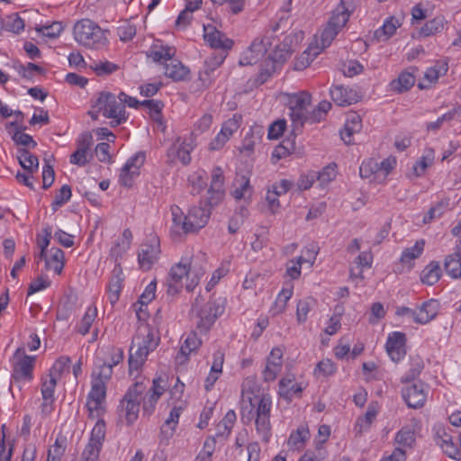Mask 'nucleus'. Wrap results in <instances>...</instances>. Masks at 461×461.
<instances>
[{"instance_id":"obj_1","label":"nucleus","mask_w":461,"mask_h":461,"mask_svg":"<svg viewBox=\"0 0 461 461\" xmlns=\"http://www.w3.org/2000/svg\"><path fill=\"white\" fill-rule=\"evenodd\" d=\"M224 176L221 167L212 170V181L208 189L207 203L204 206H194L187 214V222L184 223L185 233L194 232L203 228L211 215V208L217 205L224 196Z\"/></svg>"},{"instance_id":"obj_2","label":"nucleus","mask_w":461,"mask_h":461,"mask_svg":"<svg viewBox=\"0 0 461 461\" xmlns=\"http://www.w3.org/2000/svg\"><path fill=\"white\" fill-rule=\"evenodd\" d=\"M160 341L158 331L149 323L142 322L138 328L130 348L129 372L138 371L149 354L154 351Z\"/></svg>"},{"instance_id":"obj_3","label":"nucleus","mask_w":461,"mask_h":461,"mask_svg":"<svg viewBox=\"0 0 461 461\" xmlns=\"http://www.w3.org/2000/svg\"><path fill=\"white\" fill-rule=\"evenodd\" d=\"M73 34L75 41L86 48L99 50L108 42L106 32L89 19L77 22L73 28Z\"/></svg>"},{"instance_id":"obj_4","label":"nucleus","mask_w":461,"mask_h":461,"mask_svg":"<svg viewBox=\"0 0 461 461\" xmlns=\"http://www.w3.org/2000/svg\"><path fill=\"white\" fill-rule=\"evenodd\" d=\"M93 108L99 109L105 118L112 119L111 127L124 123L128 119L124 105L119 101L118 95L110 92H101L93 102Z\"/></svg>"},{"instance_id":"obj_5","label":"nucleus","mask_w":461,"mask_h":461,"mask_svg":"<svg viewBox=\"0 0 461 461\" xmlns=\"http://www.w3.org/2000/svg\"><path fill=\"white\" fill-rule=\"evenodd\" d=\"M14 357L16 359V361L14 364L13 373L11 376V391L13 390V387L15 385L18 387L19 390H21V382H30L32 380V371L35 363V357L25 355L24 349L22 348H17Z\"/></svg>"},{"instance_id":"obj_6","label":"nucleus","mask_w":461,"mask_h":461,"mask_svg":"<svg viewBox=\"0 0 461 461\" xmlns=\"http://www.w3.org/2000/svg\"><path fill=\"white\" fill-rule=\"evenodd\" d=\"M146 388V384L142 382H136L129 387L122 399L119 407L125 411L127 425H131L138 419L140 404Z\"/></svg>"},{"instance_id":"obj_7","label":"nucleus","mask_w":461,"mask_h":461,"mask_svg":"<svg viewBox=\"0 0 461 461\" xmlns=\"http://www.w3.org/2000/svg\"><path fill=\"white\" fill-rule=\"evenodd\" d=\"M202 298L197 297L193 304V310L197 309L196 328L201 333L207 332L215 322L218 316L223 312V305L215 301H209L200 307Z\"/></svg>"},{"instance_id":"obj_8","label":"nucleus","mask_w":461,"mask_h":461,"mask_svg":"<svg viewBox=\"0 0 461 461\" xmlns=\"http://www.w3.org/2000/svg\"><path fill=\"white\" fill-rule=\"evenodd\" d=\"M312 95L306 91L294 94L289 98L290 118L293 124V131H301L303 126V118L311 104Z\"/></svg>"},{"instance_id":"obj_9","label":"nucleus","mask_w":461,"mask_h":461,"mask_svg":"<svg viewBox=\"0 0 461 461\" xmlns=\"http://www.w3.org/2000/svg\"><path fill=\"white\" fill-rule=\"evenodd\" d=\"M106 426L103 420L94 426L89 441L86 446L80 461H99V454L105 438Z\"/></svg>"},{"instance_id":"obj_10","label":"nucleus","mask_w":461,"mask_h":461,"mask_svg":"<svg viewBox=\"0 0 461 461\" xmlns=\"http://www.w3.org/2000/svg\"><path fill=\"white\" fill-rule=\"evenodd\" d=\"M160 254V242L157 236H151L149 241L141 244L139 253L138 261L140 267L144 270H149L158 261Z\"/></svg>"},{"instance_id":"obj_11","label":"nucleus","mask_w":461,"mask_h":461,"mask_svg":"<svg viewBox=\"0 0 461 461\" xmlns=\"http://www.w3.org/2000/svg\"><path fill=\"white\" fill-rule=\"evenodd\" d=\"M191 277L192 276L188 270V266H186L185 259L182 258L179 263L173 266L170 269L168 278L167 281V293L172 295L177 294L183 287V278H185V284H187L191 282Z\"/></svg>"},{"instance_id":"obj_12","label":"nucleus","mask_w":461,"mask_h":461,"mask_svg":"<svg viewBox=\"0 0 461 461\" xmlns=\"http://www.w3.org/2000/svg\"><path fill=\"white\" fill-rule=\"evenodd\" d=\"M184 259L186 266H188V270L192 276L191 282L185 284L186 290L190 292L194 290L198 285L200 278L204 275L207 258L205 253L198 251L196 254L193 255L190 259Z\"/></svg>"},{"instance_id":"obj_13","label":"nucleus","mask_w":461,"mask_h":461,"mask_svg":"<svg viewBox=\"0 0 461 461\" xmlns=\"http://www.w3.org/2000/svg\"><path fill=\"white\" fill-rule=\"evenodd\" d=\"M406 336L402 332L394 331L389 334L385 344L386 352L391 359L397 363L406 355Z\"/></svg>"},{"instance_id":"obj_14","label":"nucleus","mask_w":461,"mask_h":461,"mask_svg":"<svg viewBox=\"0 0 461 461\" xmlns=\"http://www.w3.org/2000/svg\"><path fill=\"white\" fill-rule=\"evenodd\" d=\"M424 387L425 384L418 381L402 389V398L410 408L417 409L424 405L427 398Z\"/></svg>"},{"instance_id":"obj_15","label":"nucleus","mask_w":461,"mask_h":461,"mask_svg":"<svg viewBox=\"0 0 461 461\" xmlns=\"http://www.w3.org/2000/svg\"><path fill=\"white\" fill-rule=\"evenodd\" d=\"M356 0H340V3L333 11L328 23L340 31L348 21L354 12Z\"/></svg>"},{"instance_id":"obj_16","label":"nucleus","mask_w":461,"mask_h":461,"mask_svg":"<svg viewBox=\"0 0 461 461\" xmlns=\"http://www.w3.org/2000/svg\"><path fill=\"white\" fill-rule=\"evenodd\" d=\"M281 53L276 52L275 58L267 57L262 65L260 72L256 79L258 85L264 84L271 75L276 71L278 66H280L288 56H290L289 50H280Z\"/></svg>"},{"instance_id":"obj_17","label":"nucleus","mask_w":461,"mask_h":461,"mask_svg":"<svg viewBox=\"0 0 461 461\" xmlns=\"http://www.w3.org/2000/svg\"><path fill=\"white\" fill-rule=\"evenodd\" d=\"M204 41L213 49L230 50L233 45L232 40L227 38L222 32L214 26L208 25L203 27Z\"/></svg>"},{"instance_id":"obj_18","label":"nucleus","mask_w":461,"mask_h":461,"mask_svg":"<svg viewBox=\"0 0 461 461\" xmlns=\"http://www.w3.org/2000/svg\"><path fill=\"white\" fill-rule=\"evenodd\" d=\"M333 102L339 106H348L360 99L357 92L343 86H334L330 90Z\"/></svg>"},{"instance_id":"obj_19","label":"nucleus","mask_w":461,"mask_h":461,"mask_svg":"<svg viewBox=\"0 0 461 461\" xmlns=\"http://www.w3.org/2000/svg\"><path fill=\"white\" fill-rule=\"evenodd\" d=\"M435 440L442 450L451 458L461 460V432L459 436L460 447H457L452 440V436L445 431L438 429L436 433Z\"/></svg>"},{"instance_id":"obj_20","label":"nucleus","mask_w":461,"mask_h":461,"mask_svg":"<svg viewBox=\"0 0 461 461\" xmlns=\"http://www.w3.org/2000/svg\"><path fill=\"white\" fill-rule=\"evenodd\" d=\"M106 395V387L100 379H94L91 391L87 396L86 407L90 412L98 411L104 401Z\"/></svg>"},{"instance_id":"obj_21","label":"nucleus","mask_w":461,"mask_h":461,"mask_svg":"<svg viewBox=\"0 0 461 461\" xmlns=\"http://www.w3.org/2000/svg\"><path fill=\"white\" fill-rule=\"evenodd\" d=\"M57 377L49 375V378H42L41 392L43 399L41 409L43 412L51 411V405L55 401L54 393L57 385Z\"/></svg>"},{"instance_id":"obj_22","label":"nucleus","mask_w":461,"mask_h":461,"mask_svg":"<svg viewBox=\"0 0 461 461\" xmlns=\"http://www.w3.org/2000/svg\"><path fill=\"white\" fill-rule=\"evenodd\" d=\"M438 309L439 303L437 300L430 299L424 302L417 311L415 322L420 324L429 322L438 315Z\"/></svg>"},{"instance_id":"obj_23","label":"nucleus","mask_w":461,"mask_h":461,"mask_svg":"<svg viewBox=\"0 0 461 461\" xmlns=\"http://www.w3.org/2000/svg\"><path fill=\"white\" fill-rule=\"evenodd\" d=\"M164 69L165 76L174 81L185 80L189 74L188 68L174 58H171V59L164 65Z\"/></svg>"},{"instance_id":"obj_24","label":"nucleus","mask_w":461,"mask_h":461,"mask_svg":"<svg viewBox=\"0 0 461 461\" xmlns=\"http://www.w3.org/2000/svg\"><path fill=\"white\" fill-rule=\"evenodd\" d=\"M294 375H288L279 381L278 393L281 397L291 401L294 395L303 391L302 385L294 383Z\"/></svg>"},{"instance_id":"obj_25","label":"nucleus","mask_w":461,"mask_h":461,"mask_svg":"<svg viewBox=\"0 0 461 461\" xmlns=\"http://www.w3.org/2000/svg\"><path fill=\"white\" fill-rule=\"evenodd\" d=\"M202 341L199 339L195 333H191L187 336L184 343L179 348L176 356V361L179 365H184L188 359V355L197 349Z\"/></svg>"},{"instance_id":"obj_26","label":"nucleus","mask_w":461,"mask_h":461,"mask_svg":"<svg viewBox=\"0 0 461 461\" xmlns=\"http://www.w3.org/2000/svg\"><path fill=\"white\" fill-rule=\"evenodd\" d=\"M267 52L266 44L263 40H255L249 46L246 55L240 60L241 66L253 65L258 62L260 57Z\"/></svg>"},{"instance_id":"obj_27","label":"nucleus","mask_w":461,"mask_h":461,"mask_svg":"<svg viewBox=\"0 0 461 461\" xmlns=\"http://www.w3.org/2000/svg\"><path fill=\"white\" fill-rule=\"evenodd\" d=\"M182 412L181 407H173L169 412V416L165 420V423L160 429V436L166 439H169L173 437L180 414Z\"/></svg>"},{"instance_id":"obj_28","label":"nucleus","mask_w":461,"mask_h":461,"mask_svg":"<svg viewBox=\"0 0 461 461\" xmlns=\"http://www.w3.org/2000/svg\"><path fill=\"white\" fill-rule=\"evenodd\" d=\"M233 187L232 194L237 200L251 195L252 187L249 184V178L246 176L237 175L233 181Z\"/></svg>"},{"instance_id":"obj_29","label":"nucleus","mask_w":461,"mask_h":461,"mask_svg":"<svg viewBox=\"0 0 461 461\" xmlns=\"http://www.w3.org/2000/svg\"><path fill=\"white\" fill-rule=\"evenodd\" d=\"M17 158L22 167L28 173L36 172L39 168L38 158L26 149H19Z\"/></svg>"},{"instance_id":"obj_30","label":"nucleus","mask_w":461,"mask_h":461,"mask_svg":"<svg viewBox=\"0 0 461 461\" xmlns=\"http://www.w3.org/2000/svg\"><path fill=\"white\" fill-rule=\"evenodd\" d=\"M264 134V130L260 126H255L250 129V131L245 136L240 149V152H253L255 145L260 142Z\"/></svg>"},{"instance_id":"obj_31","label":"nucleus","mask_w":461,"mask_h":461,"mask_svg":"<svg viewBox=\"0 0 461 461\" xmlns=\"http://www.w3.org/2000/svg\"><path fill=\"white\" fill-rule=\"evenodd\" d=\"M45 267L47 270H53L57 275H59L64 267L63 250L59 248H52L50 255L46 259Z\"/></svg>"},{"instance_id":"obj_32","label":"nucleus","mask_w":461,"mask_h":461,"mask_svg":"<svg viewBox=\"0 0 461 461\" xmlns=\"http://www.w3.org/2000/svg\"><path fill=\"white\" fill-rule=\"evenodd\" d=\"M176 50L168 46L154 45L149 53L155 62L165 65L171 58L175 56Z\"/></svg>"},{"instance_id":"obj_33","label":"nucleus","mask_w":461,"mask_h":461,"mask_svg":"<svg viewBox=\"0 0 461 461\" xmlns=\"http://www.w3.org/2000/svg\"><path fill=\"white\" fill-rule=\"evenodd\" d=\"M400 25L397 19L390 17L375 32V37L380 41H385L395 33Z\"/></svg>"},{"instance_id":"obj_34","label":"nucleus","mask_w":461,"mask_h":461,"mask_svg":"<svg viewBox=\"0 0 461 461\" xmlns=\"http://www.w3.org/2000/svg\"><path fill=\"white\" fill-rule=\"evenodd\" d=\"M441 276V268L438 261L430 262L422 271L420 279L423 284L433 285Z\"/></svg>"},{"instance_id":"obj_35","label":"nucleus","mask_w":461,"mask_h":461,"mask_svg":"<svg viewBox=\"0 0 461 461\" xmlns=\"http://www.w3.org/2000/svg\"><path fill=\"white\" fill-rule=\"evenodd\" d=\"M140 106L147 107L149 110L151 119L165 128L161 113L164 104L161 101L153 99L144 100L141 101Z\"/></svg>"},{"instance_id":"obj_36","label":"nucleus","mask_w":461,"mask_h":461,"mask_svg":"<svg viewBox=\"0 0 461 461\" xmlns=\"http://www.w3.org/2000/svg\"><path fill=\"white\" fill-rule=\"evenodd\" d=\"M444 267L452 278L461 277V258L457 254H450L446 257Z\"/></svg>"},{"instance_id":"obj_37","label":"nucleus","mask_w":461,"mask_h":461,"mask_svg":"<svg viewBox=\"0 0 461 461\" xmlns=\"http://www.w3.org/2000/svg\"><path fill=\"white\" fill-rule=\"evenodd\" d=\"M446 20L444 16H436L432 20L428 21L420 29V34L424 37L434 35L444 29Z\"/></svg>"},{"instance_id":"obj_38","label":"nucleus","mask_w":461,"mask_h":461,"mask_svg":"<svg viewBox=\"0 0 461 461\" xmlns=\"http://www.w3.org/2000/svg\"><path fill=\"white\" fill-rule=\"evenodd\" d=\"M415 84V77L407 71L402 72L396 80L392 82L393 88L399 93L409 90Z\"/></svg>"},{"instance_id":"obj_39","label":"nucleus","mask_w":461,"mask_h":461,"mask_svg":"<svg viewBox=\"0 0 461 461\" xmlns=\"http://www.w3.org/2000/svg\"><path fill=\"white\" fill-rule=\"evenodd\" d=\"M255 425L257 432L262 440L268 442L271 436L270 416H256Z\"/></svg>"},{"instance_id":"obj_40","label":"nucleus","mask_w":461,"mask_h":461,"mask_svg":"<svg viewBox=\"0 0 461 461\" xmlns=\"http://www.w3.org/2000/svg\"><path fill=\"white\" fill-rule=\"evenodd\" d=\"M293 295L292 288H284L277 295L274 306L272 308V312L274 314L283 313L287 306V303Z\"/></svg>"},{"instance_id":"obj_41","label":"nucleus","mask_w":461,"mask_h":461,"mask_svg":"<svg viewBox=\"0 0 461 461\" xmlns=\"http://www.w3.org/2000/svg\"><path fill=\"white\" fill-rule=\"evenodd\" d=\"M90 68L95 73V75L103 77L114 73L119 69V66L108 60L94 61L90 65Z\"/></svg>"},{"instance_id":"obj_42","label":"nucleus","mask_w":461,"mask_h":461,"mask_svg":"<svg viewBox=\"0 0 461 461\" xmlns=\"http://www.w3.org/2000/svg\"><path fill=\"white\" fill-rule=\"evenodd\" d=\"M424 244H425L424 240H420L416 241L414 246L403 250L402 257H401V262L403 264L410 265L413 259L419 258L421 255V253L424 249Z\"/></svg>"},{"instance_id":"obj_43","label":"nucleus","mask_w":461,"mask_h":461,"mask_svg":"<svg viewBox=\"0 0 461 461\" xmlns=\"http://www.w3.org/2000/svg\"><path fill=\"white\" fill-rule=\"evenodd\" d=\"M395 442L400 446L411 447L415 442L414 430L410 427H402L396 433Z\"/></svg>"},{"instance_id":"obj_44","label":"nucleus","mask_w":461,"mask_h":461,"mask_svg":"<svg viewBox=\"0 0 461 461\" xmlns=\"http://www.w3.org/2000/svg\"><path fill=\"white\" fill-rule=\"evenodd\" d=\"M359 174L362 178H372V180L376 178V175H380L379 171V162L375 159H368L367 161H364L359 167Z\"/></svg>"},{"instance_id":"obj_45","label":"nucleus","mask_w":461,"mask_h":461,"mask_svg":"<svg viewBox=\"0 0 461 461\" xmlns=\"http://www.w3.org/2000/svg\"><path fill=\"white\" fill-rule=\"evenodd\" d=\"M315 301L312 297H307L303 300H299L296 307V319L299 323H303L307 320V316Z\"/></svg>"},{"instance_id":"obj_46","label":"nucleus","mask_w":461,"mask_h":461,"mask_svg":"<svg viewBox=\"0 0 461 461\" xmlns=\"http://www.w3.org/2000/svg\"><path fill=\"white\" fill-rule=\"evenodd\" d=\"M460 113H461V106L453 108L449 112L444 113L442 116L438 117L437 121L429 122L427 124V130L428 131L438 130L444 122L452 121Z\"/></svg>"},{"instance_id":"obj_47","label":"nucleus","mask_w":461,"mask_h":461,"mask_svg":"<svg viewBox=\"0 0 461 461\" xmlns=\"http://www.w3.org/2000/svg\"><path fill=\"white\" fill-rule=\"evenodd\" d=\"M131 240V231L129 229H125L122 235V241L112 249V255L114 256L116 259L121 257V255L130 248Z\"/></svg>"},{"instance_id":"obj_48","label":"nucleus","mask_w":461,"mask_h":461,"mask_svg":"<svg viewBox=\"0 0 461 461\" xmlns=\"http://www.w3.org/2000/svg\"><path fill=\"white\" fill-rule=\"evenodd\" d=\"M309 429L305 427H299L295 431L292 432L289 437L288 444L299 448L309 438Z\"/></svg>"},{"instance_id":"obj_49","label":"nucleus","mask_w":461,"mask_h":461,"mask_svg":"<svg viewBox=\"0 0 461 461\" xmlns=\"http://www.w3.org/2000/svg\"><path fill=\"white\" fill-rule=\"evenodd\" d=\"M71 197V188L68 185H64L57 192L55 199L51 203L52 210L55 212L64 203H66Z\"/></svg>"},{"instance_id":"obj_50","label":"nucleus","mask_w":461,"mask_h":461,"mask_svg":"<svg viewBox=\"0 0 461 461\" xmlns=\"http://www.w3.org/2000/svg\"><path fill=\"white\" fill-rule=\"evenodd\" d=\"M168 157L175 156L176 157L183 165H188L191 161L190 149L185 146L181 145L176 147V145H172L167 152Z\"/></svg>"},{"instance_id":"obj_51","label":"nucleus","mask_w":461,"mask_h":461,"mask_svg":"<svg viewBox=\"0 0 461 461\" xmlns=\"http://www.w3.org/2000/svg\"><path fill=\"white\" fill-rule=\"evenodd\" d=\"M75 303L70 298L64 299L57 311V320L68 321L73 314Z\"/></svg>"},{"instance_id":"obj_52","label":"nucleus","mask_w":461,"mask_h":461,"mask_svg":"<svg viewBox=\"0 0 461 461\" xmlns=\"http://www.w3.org/2000/svg\"><path fill=\"white\" fill-rule=\"evenodd\" d=\"M242 117L240 114L235 113L233 116L223 122L221 131L230 138L240 126Z\"/></svg>"},{"instance_id":"obj_53","label":"nucleus","mask_w":461,"mask_h":461,"mask_svg":"<svg viewBox=\"0 0 461 461\" xmlns=\"http://www.w3.org/2000/svg\"><path fill=\"white\" fill-rule=\"evenodd\" d=\"M160 396L161 393L158 392L151 393H149L146 396L142 397L141 401L143 402L142 410L144 415L149 416L153 412L155 405Z\"/></svg>"},{"instance_id":"obj_54","label":"nucleus","mask_w":461,"mask_h":461,"mask_svg":"<svg viewBox=\"0 0 461 461\" xmlns=\"http://www.w3.org/2000/svg\"><path fill=\"white\" fill-rule=\"evenodd\" d=\"M123 278L112 277L108 285L109 300L112 304L115 303L122 290V283Z\"/></svg>"},{"instance_id":"obj_55","label":"nucleus","mask_w":461,"mask_h":461,"mask_svg":"<svg viewBox=\"0 0 461 461\" xmlns=\"http://www.w3.org/2000/svg\"><path fill=\"white\" fill-rule=\"evenodd\" d=\"M70 363L71 360L68 357H60L50 369L49 375H55L58 378L66 370H68Z\"/></svg>"},{"instance_id":"obj_56","label":"nucleus","mask_w":461,"mask_h":461,"mask_svg":"<svg viewBox=\"0 0 461 461\" xmlns=\"http://www.w3.org/2000/svg\"><path fill=\"white\" fill-rule=\"evenodd\" d=\"M63 29L64 27L62 23L54 22L50 25L42 26L41 29H39V32L48 38L54 39L59 36Z\"/></svg>"},{"instance_id":"obj_57","label":"nucleus","mask_w":461,"mask_h":461,"mask_svg":"<svg viewBox=\"0 0 461 461\" xmlns=\"http://www.w3.org/2000/svg\"><path fill=\"white\" fill-rule=\"evenodd\" d=\"M286 128L285 120H277L271 123L268 128L267 137L270 140H277L280 138Z\"/></svg>"},{"instance_id":"obj_58","label":"nucleus","mask_w":461,"mask_h":461,"mask_svg":"<svg viewBox=\"0 0 461 461\" xmlns=\"http://www.w3.org/2000/svg\"><path fill=\"white\" fill-rule=\"evenodd\" d=\"M271 408V397L267 394L263 395L258 402L256 408V416H270Z\"/></svg>"},{"instance_id":"obj_59","label":"nucleus","mask_w":461,"mask_h":461,"mask_svg":"<svg viewBox=\"0 0 461 461\" xmlns=\"http://www.w3.org/2000/svg\"><path fill=\"white\" fill-rule=\"evenodd\" d=\"M170 211L174 226L180 228L185 233L184 223L187 222V215H184L181 208L177 205L171 206Z\"/></svg>"},{"instance_id":"obj_60","label":"nucleus","mask_w":461,"mask_h":461,"mask_svg":"<svg viewBox=\"0 0 461 461\" xmlns=\"http://www.w3.org/2000/svg\"><path fill=\"white\" fill-rule=\"evenodd\" d=\"M95 316H96V310L95 309L93 310V311L88 309L86 311V312L83 316V318H82V320L80 321V324L78 326V332L80 334L86 335L89 331V329H90L93 321H95Z\"/></svg>"},{"instance_id":"obj_61","label":"nucleus","mask_w":461,"mask_h":461,"mask_svg":"<svg viewBox=\"0 0 461 461\" xmlns=\"http://www.w3.org/2000/svg\"><path fill=\"white\" fill-rule=\"evenodd\" d=\"M434 156L431 150H429V153L426 156H422L419 161L413 166V171L416 176H421L427 167L430 166L433 162Z\"/></svg>"},{"instance_id":"obj_62","label":"nucleus","mask_w":461,"mask_h":461,"mask_svg":"<svg viewBox=\"0 0 461 461\" xmlns=\"http://www.w3.org/2000/svg\"><path fill=\"white\" fill-rule=\"evenodd\" d=\"M336 176L335 167L327 166L321 172H316V178L320 182L321 185H327Z\"/></svg>"},{"instance_id":"obj_63","label":"nucleus","mask_w":461,"mask_h":461,"mask_svg":"<svg viewBox=\"0 0 461 461\" xmlns=\"http://www.w3.org/2000/svg\"><path fill=\"white\" fill-rule=\"evenodd\" d=\"M317 55L318 52L315 51L312 54L310 50L303 51L295 61L294 69L303 70L306 68Z\"/></svg>"},{"instance_id":"obj_64","label":"nucleus","mask_w":461,"mask_h":461,"mask_svg":"<svg viewBox=\"0 0 461 461\" xmlns=\"http://www.w3.org/2000/svg\"><path fill=\"white\" fill-rule=\"evenodd\" d=\"M339 32V31L338 29L327 23V26L325 27L321 35L322 47L325 48L330 46Z\"/></svg>"}]
</instances>
